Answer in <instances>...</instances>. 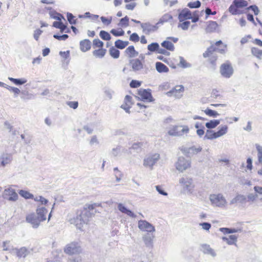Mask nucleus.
Wrapping results in <instances>:
<instances>
[{"label": "nucleus", "mask_w": 262, "mask_h": 262, "mask_svg": "<svg viewBox=\"0 0 262 262\" xmlns=\"http://www.w3.org/2000/svg\"><path fill=\"white\" fill-rule=\"evenodd\" d=\"M67 104L70 107L73 109H76L78 106V102L77 101H70Z\"/></svg>", "instance_id": "e2e57ef3"}, {"label": "nucleus", "mask_w": 262, "mask_h": 262, "mask_svg": "<svg viewBox=\"0 0 262 262\" xmlns=\"http://www.w3.org/2000/svg\"><path fill=\"white\" fill-rule=\"evenodd\" d=\"M20 93H21L20 98L23 100H29L33 97V95L27 91H20Z\"/></svg>", "instance_id": "4c0bfd02"}, {"label": "nucleus", "mask_w": 262, "mask_h": 262, "mask_svg": "<svg viewBox=\"0 0 262 262\" xmlns=\"http://www.w3.org/2000/svg\"><path fill=\"white\" fill-rule=\"evenodd\" d=\"M227 45L221 40L217 41L207 49L206 51L203 53V56L205 58L210 57L215 51L224 54L227 50Z\"/></svg>", "instance_id": "7ed1b4c3"}, {"label": "nucleus", "mask_w": 262, "mask_h": 262, "mask_svg": "<svg viewBox=\"0 0 262 262\" xmlns=\"http://www.w3.org/2000/svg\"><path fill=\"white\" fill-rule=\"evenodd\" d=\"M218 27L217 23L215 21H209L207 23L206 30L208 32H212L215 31Z\"/></svg>", "instance_id": "c756f323"}, {"label": "nucleus", "mask_w": 262, "mask_h": 262, "mask_svg": "<svg viewBox=\"0 0 262 262\" xmlns=\"http://www.w3.org/2000/svg\"><path fill=\"white\" fill-rule=\"evenodd\" d=\"M118 209L122 213H124L125 214H126L128 216L132 217H135L136 215L135 214L132 212L130 210L127 209L122 204H119L118 205Z\"/></svg>", "instance_id": "7c9ffc66"}, {"label": "nucleus", "mask_w": 262, "mask_h": 262, "mask_svg": "<svg viewBox=\"0 0 262 262\" xmlns=\"http://www.w3.org/2000/svg\"><path fill=\"white\" fill-rule=\"evenodd\" d=\"M251 52L252 54L255 57L260 58L262 56V50L257 48H252L251 49Z\"/></svg>", "instance_id": "a18cd8bd"}, {"label": "nucleus", "mask_w": 262, "mask_h": 262, "mask_svg": "<svg viewBox=\"0 0 262 262\" xmlns=\"http://www.w3.org/2000/svg\"><path fill=\"white\" fill-rule=\"evenodd\" d=\"M67 252L70 254H78L82 252V249L78 243H70L67 247Z\"/></svg>", "instance_id": "dca6fc26"}, {"label": "nucleus", "mask_w": 262, "mask_h": 262, "mask_svg": "<svg viewBox=\"0 0 262 262\" xmlns=\"http://www.w3.org/2000/svg\"><path fill=\"white\" fill-rule=\"evenodd\" d=\"M160 159V155L158 154H154L148 155L144 160V165L151 168L157 163Z\"/></svg>", "instance_id": "4468645a"}, {"label": "nucleus", "mask_w": 262, "mask_h": 262, "mask_svg": "<svg viewBox=\"0 0 262 262\" xmlns=\"http://www.w3.org/2000/svg\"><path fill=\"white\" fill-rule=\"evenodd\" d=\"M180 182L188 189H189V188H194V185L192 184V179L182 178L181 179Z\"/></svg>", "instance_id": "473e14b6"}, {"label": "nucleus", "mask_w": 262, "mask_h": 262, "mask_svg": "<svg viewBox=\"0 0 262 262\" xmlns=\"http://www.w3.org/2000/svg\"><path fill=\"white\" fill-rule=\"evenodd\" d=\"M110 54L112 57L114 58H117L119 57L120 52L119 51L114 47H112L110 49Z\"/></svg>", "instance_id": "37998d69"}, {"label": "nucleus", "mask_w": 262, "mask_h": 262, "mask_svg": "<svg viewBox=\"0 0 262 262\" xmlns=\"http://www.w3.org/2000/svg\"><path fill=\"white\" fill-rule=\"evenodd\" d=\"M172 16L170 14L166 13L162 16L160 19V21L162 23L167 22L172 19Z\"/></svg>", "instance_id": "8fccbe9b"}, {"label": "nucleus", "mask_w": 262, "mask_h": 262, "mask_svg": "<svg viewBox=\"0 0 262 262\" xmlns=\"http://www.w3.org/2000/svg\"><path fill=\"white\" fill-rule=\"evenodd\" d=\"M3 197L9 201L15 202L17 200L18 196L15 190L12 186H9L5 189L3 193Z\"/></svg>", "instance_id": "1a4fd4ad"}, {"label": "nucleus", "mask_w": 262, "mask_h": 262, "mask_svg": "<svg viewBox=\"0 0 262 262\" xmlns=\"http://www.w3.org/2000/svg\"><path fill=\"white\" fill-rule=\"evenodd\" d=\"M91 47V41L89 39H84L80 42V48L83 52L89 50Z\"/></svg>", "instance_id": "cd10ccee"}, {"label": "nucleus", "mask_w": 262, "mask_h": 262, "mask_svg": "<svg viewBox=\"0 0 262 262\" xmlns=\"http://www.w3.org/2000/svg\"><path fill=\"white\" fill-rule=\"evenodd\" d=\"M147 49L148 51L150 52H155L157 51L158 53L164 54V55H169V54L166 51L165 49H160L159 45L157 42H153L148 45Z\"/></svg>", "instance_id": "412c9836"}, {"label": "nucleus", "mask_w": 262, "mask_h": 262, "mask_svg": "<svg viewBox=\"0 0 262 262\" xmlns=\"http://www.w3.org/2000/svg\"><path fill=\"white\" fill-rule=\"evenodd\" d=\"M228 127L227 125H224L220 127L219 130L214 132L212 130H208L205 137L209 140H213L225 135L228 131Z\"/></svg>", "instance_id": "423d86ee"}, {"label": "nucleus", "mask_w": 262, "mask_h": 262, "mask_svg": "<svg viewBox=\"0 0 262 262\" xmlns=\"http://www.w3.org/2000/svg\"><path fill=\"white\" fill-rule=\"evenodd\" d=\"M132 97L129 95L125 97L124 103L121 105V107L126 111H128L133 104Z\"/></svg>", "instance_id": "b1692460"}, {"label": "nucleus", "mask_w": 262, "mask_h": 262, "mask_svg": "<svg viewBox=\"0 0 262 262\" xmlns=\"http://www.w3.org/2000/svg\"><path fill=\"white\" fill-rule=\"evenodd\" d=\"M104 45L103 42L99 39H95L93 41V46L94 48H102Z\"/></svg>", "instance_id": "de8ad7c7"}, {"label": "nucleus", "mask_w": 262, "mask_h": 262, "mask_svg": "<svg viewBox=\"0 0 262 262\" xmlns=\"http://www.w3.org/2000/svg\"><path fill=\"white\" fill-rule=\"evenodd\" d=\"M247 168L249 170H251L252 169V162L251 158H249L247 159Z\"/></svg>", "instance_id": "774afa93"}, {"label": "nucleus", "mask_w": 262, "mask_h": 262, "mask_svg": "<svg viewBox=\"0 0 262 262\" xmlns=\"http://www.w3.org/2000/svg\"><path fill=\"white\" fill-rule=\"evenodd\" d=\"M184 92V88L182 85H177L171 90L165 93L168 97H174L180 98L183 95Z\"/></svg>", "instance_id": "ddd939ff"}, {"label": "nucleus", "mask_w": 262, "mask_h": 262, "mask_svg": "<svg viewBox=\"0 0 262 262\" xmlns=\"http://www.w3.org/2000/svg\"><path fill=\"white\" fill-rule=\"evenodd\" d=\"M248 9H250L253 11L255 15H257L259 12V10L256 6H250L248 8Z\"/></svg>", "instance_id": "69168bd1"}, {"label": "nucleus", "mask_w": 262, "mask_h": 262, "mask_svg": "<svg viewBox=\"0 0 262 262\" xmlns=\"http://www.w3.org/2000/svg\"><path fill=\"white\" fill-rule=\"evenodd\" d=\"M19 194L23 198L25 199H31L33 198V195L30 193L29 192L21 190L19 191Z\"/></svg>", "instance_id": "09e8293b"}, {"label": "nucleus", "mask_w": 262, "mask_h": 262, "mask_svg": "<svg viewBox=\"0 0 262 262\" xmlns=\"http://www.w3.org/2000/svg\"><path fill=\"white\" fill-rule=\"evenodd\" d=\"M67 16L68 21L71 24H75L76 22V19H75V17L70 13H67Z\"/></svg>", "instance_id": "bf43d9fd"}, {"label": "nucleus", "mask_w": 262, "mask_h": 262, "mask_svg": "<svg viewBox=\"0 0 262 262\" xmlns=\"http://www.w3.org/2000/svg\"><path fill=\"white\" fill-rule=\"evenodd\" d=\"M178 41V38L177 37H168L166 38V40L161 43V46L164 48L163 49H165L166 51L168 50L172 52L175 49L174 43L177 42Z\"/></svg>", "instance_id": "9b49d317"}, {"label": "nucleus", "mask_w": 262, "mask_h": 262, "mask_svg": "<svg viewBox=\"0 0 262 262\" xmlns=\"http://www.w3.org/2000/svg\"><path fill=\"white\" fill-rule=\"evenodd\" d=\"M129 64L134 71L136 72L143 70L145 67V56L143 55H141L140 58L130 60Z\"/></svg>", "instance_id": "6e6552de"}, {"label": "nucleus", "mask_w": 262, "mask_h": 262, "mask_svg": "<svg viewBox=\"0 0 262 262\" xmlns=\"http://www.w3.org/2000/svg\"><path fill=\"white\" fill-rule=\"evenodd\" d=\"M141 82L136 80H132L130 82L129 85L132 88H137L140 86Z\"/></svg>", "instance_id": "13d9d810"}, {"label": "nucleus", "mask_w": 262, "mask_h": 262, "mask_svg": "<svg viewBox=\"0 0 262 262\" xmlns=\"http://www.w3.org/2000/svg\"><path fill=\"white\" fill-rule=\"evenodd\" d=\"M106 53V50L103 48L95 50L93 53L94 56L97 57L102 58L103 57Z\"/></svg>", "instance_id": "c9c22d12"}, {"label": "nucleus", "mask_w": 262, "mask_h": 262, "mask_svg": "<svg viewBox=\"0 0 262 262\" xmlns=\"http://www.w3.org/2000/svg\"><path fill=\"white\" fill-rule=\"evenodd\" d=\"M120 25L123 27H127L129 25V18L126 16L121 18L120 21Z\"/></svg>", "instance_id": "6e6d98bb"}, {"label": "nucleus", "mask_w": 262, "mask_h": 262, "mask_svg": "<svg viewBox=\"0 0 262 262\" xmlns=\"http://www.w3.org/2000/svg\"><path fill=\"white\" fill-rule=\"evenodd\" d=\"M220 72L223 77L226 78L231 77L233 74L234 70L230 61L227 60L222 63L220 68Z\"/></svg>", "instance_id": "0eeeda50"}, {"label": "nucleus", "mask_w": 262, "mask_h": 262, "mask_svg": "<svg viewBox=\"0 0 262 262\" xmlns=\"http://www.w3.org/2000/svg\"><path fill=\"white\" fill-rule=\"evenodd\" d=\"M99 36L101 38L104 40H110L111 39V36L110 34L106 31L102 30L99 33Z\"/></svg>", "instance_id": "a19ab883"}, {"label": "nucleus", "mask_w": 262, "mask_h": 262, "mask_svg": "<svg viewBox=\"0 0 262 262\" xmlns=\"http://www.w3.org/2000/svg\"><path fill=\"white\" fill-rule=\"evenodd\" d=\"M47 210L45 207L38 208L36 209V215L41 219V221H43L46 220V215L47 213Z\"/></svg>", "instance_id": "a878e982"}, {"label": "nucleus", "mask_w": 262, "mask_h": 262, "mask_svg": "<svg viewBox=\"0 0 262 262\" xmlns=\"http://www.w3.org/2000/svg\"><path fill=\"white\" fill-rule=\"evenodd\" d=\"M201 124L200 123L197 122L195 124V127L197 128L196 133L197 134L200 136H202L204 134V127L203 128H199V127L201 126Z\"/></svg>", "instance_id": "603ef678"}, {"label": "nucleus", "mask_w": 262, "mask_h": 262, "mask_svg": "<svg viewBox=\"0 0 262 262\" xmlns=\"http://www.w3.org/2000/svg\"><path fill=\"white\" fill-rule=\"evenodd\" d=\"M201 6V3L199 1H196L193 2H190L188 4V6L191 8H196L200 7Z\"/></svg>", "instance_id": "4d7b16f0"}, {"label": "nucleus", "mask_w": 262, "mask_h": 262, "mask_svg": "<svg viewBox=\"0 0 262 262\" xmlns=\"http://www.w3.org/2000/svg\"><path fill=\"white\" fill-rule=\"evenodd\" d=\"M222 239L226 242L228 245H236L237 239V236L235 235H230L228 237H223Z\"/></svg>", "instance_id": "c85d7f7f"}, {"label": "nucleus", "mask_w": 262, "mask_h": 262, "mask_svg": "<svg viewBox=\"0 0 262 262\" xmlns=\"http://www.w3.org/2000/svg\"><path fill=\"white\" fill-rule=\"evenodd\" d=\"M42 33V31L40 29H37L34 31V38L36 40H38L40 35Z\"/></svg>", "instance_id": "680f3d73"}, {"label": "nucleus", "mask_w": 262, "mask_h": 262, "mask_svg": "<svg viewBox=\"0 0 262 262\" xmlns=\"http://www.w3.org/2000/svg\"><path fill=\"white\" fill-rule=\"evenodd\" d=\"M220 230L224 234L235 233L237 230L235 228H222Z\"/></svg>", "instance_id": "3c124183"}, {"label": "nucleus", "mask_w": 262, "mask_h": 262, "mask_svg": "<svg viewBox=\"0 0 262 262\" xmlns=\"http://www.w3.org/2000/svg\"><path fill=\"white\" fill-rule=\"evenodd\" d=\"M13 158L12 155L8 153H3L0 156V167H5L10 164Z\"/></svg>", "instance_id": "a211bd4d"}, {"label": "nucleus", "mask_w": 262, "mask_h": 262, "mask_svg": "<svg viewBox=\"0 0 262 262\" xmlns=\"http://www.w3.org/2000/svg\"><path fill=\"white\" fill-rule=\"evenodd\" d=\"M103 24L105 26H108L110 25L112 21V18L111 17L106 18L104 16H101L100 18Z\"/></svg>", "instance_id": "5fc2aeb1"}, {"label": "nucleus", "mask_w": 262, "mask_h": 262, "mask_svg": "<svg viewBox=\"0 0 262 262\" xmlns=\"http://www.w3.org/2000/svg\"><path fill=\"white\" fill-rule=\"evenodd\" d=\"M5 88L7 89L10 92H13L15 97H17V95L20 93V90L17 88L11 86L7 84L5 85Z\"/></svg>", "instance_id": "ea45409f"}, {"label": "nucleus", "mask_w": 262, "mask_h": 262, "mask_svg": "<svg viewBox=\"0 0 262 262\" xmlns=\"http://www.w3.org/2000/svg\"><path fill=\"white\" fill-rule=\"evenodd\" d=\"M189 128L186 125H174L168 131L169 135L172 136H181L189 133Z\"/></svg>", "instance_id": "39448f33"}, {"label": "nucleus", "mask_w": 262, "mask_h": 262, "mask_svg": "<svg viewBox=\"0 0 262 262\" xmlns=\"http://www.w3.org/2000/svg\"><path fill=\"white\" fill-rule=\"evenodd\" d=\"M141 27L142 28L143 32L147 35L156 31L158 29L156 26L151 25L149 23L141 24Z\"/></svg>", "instance_id": "4be33fe9"}, {"label": "nucleus", "mask_w": 262, "mask_h": 262, "mask_svg": "<svg viewBox=\"0 0 262 262\" xmlns=\"http://www.w3.org/2000/svg\"><path fill=\"white\" fill-rule=\"evenodd\" d=\"M129 40L133 42H137L140 40V37L137 33H133L130 35Z\"/></svg>", "instance_id": "864d4df0"}, {"label": "nucleus", "mask_w": 262, "mask_h": 262, "mask_svg": "<svg viewBox=\"0 0 262 262\" xmlns=\"http://www.w3.org/2000/svg\"><path fill=\"white\" fill-rule=\"evenodd\" d=\"M216 60H217V56H212L209 59V63L214 67H215L216 66Z\"/></svg>", "instance_id": "0e129e2a"}, {"label": "nucleus", "mask_w": 262, "mask_h": 262, "mask_svg": "<svg viewBox=\"0 0 262 262\" xmlns=\"http://www.w3.org/2000/svg\"><path fill=\"white\" fill-rule=\"evenodd\" d=\"M111 33L116 37L122 36L124 35V31L121 28L113 29L110 31Z\"/></svg>", "instance_id": "58836bf2"}, {"label": "nucleus", "mask_w": 262, "mask_h": 262, "mask_svg": "<svg viewBox=\"0 0 262 262\" xmlns=\"http://www.w3.org/2000/svg\"><path fill=\"white\" fill-rule=\"evenodd\" d=\"M200 225L206 230H209L211 228V224L208 223H203L200 224Z\"/></svg>", "instance_id": "338daca9"}, {"label": "nucleus", "mask_w": 262, "mask_h": 262, "mask_svg": "<svg viewBox=\"0 0 262 262\" xmlns=\"http://www.w3.org/2000/svg\"><path fill=\"white\" fill-rule=\"evenodd\" d=\"M26 221L31 224L32 227L34 228H38L40 222H42L41 221V219L34 213H31L27 215Z\"/></svg>", "instance_id": "2eb2a0df"}, {"label": "nucleus", "mask_w": 262, "mask_h": 262, "mask_svg": "<svg viewBox=\"0 0 262 262\" xmlns=\"http://www.w3.org/2000/svg\"><path fill=\"white\" fill-rule=\"evenodd\" d=\"M211 204L216 207H222L226 204V201L221 194H213L210 196Z\"/></svg>", "instance_id": "9d476101"}, {"label": "nucleus", "mask_w": 262, "mask_h": 262, "mask_svg": "<svg viewBox=\"0 0 262 262\" xmlns=\"http://www.w3.org/2000/svg\"><path fill=\"white\" fill-rule=\"evenodd\" d=\"M13 251L15 252L17 256L19 258L25 257L30 253L29 250L25 247H23L19 249L15 248L13 249Z\"/></svg>", "instance_id": "5701e85b"}, {"label": "nucleus", "mask_w": 262, "mask_h": 262, "mask_svg": "<svg viewBox=\"0 0 262 262\" xmlns=\"http://www.w3.org/2000/svg\"><path fill=\"white\" fill-rule=\"evenodd\" d=\"M137 95L139 98L142 101L146 102L154 101L150 90L140 89L138 91Z\"/></svg>", "instance_id": "f8f14e48"}, {"label": "nucleus", "mask_w": 262, "mask_h": 262, "mask_svg": "<svg viewBox=\"0 0 262 262\" xmlns=\"http://www.w3.org/2000/svg\"><path fill=\"white\" fill-rule=\"evenodd\" d=\"M248 2L245 0H234L228 8L232 15H240L245 13L247 9Z\"/></svg>", "instance_id": "f03ea898"}, {"label": "nucleus", "mask_w": 262, "mask_h": 262, "mask_svg": "<svg viewBox=\"0 0 262 262\" xmlns=\"http://www.w3.org/2000/svg\"><path fill=\"white\" fill-rule=\"evenodd\" d=\"M63 254L61 249H56L52 251V257L47 262H61Z\"/></svg>", "instance_id": "f3484780"}, {"label": "nucleus", "mask_w": 262, "mask_h": 262, "mask_svg": "<svg viewBox=\"0 0 262 262\" xmlns=\"http://www.w3.org/2000/svg\"><path fill=\"white\" fill-rule=\"evenodd\" d=\"M204 112L206 115L209 117H216L219 115V113L217 112L212 110L208 108L205 110L204 111Z\"/></svg>", "instance_id": "79ce46f5"}, {"label": "nucleus", "mask_w": 262, "mask_h": 262, "mask_svg": "<svg viewBox=\"0 0 262 262\" xmlns=\"http://www.w3.org/2000/svg\"><path fill=\"white\" fill-rule=\"evenodd\" d=\"M201 251L204 254H210L213 256H215L216 255L214 251L210 247L209 245L207 244L202 245Z\"/></svg>", "instance_id": "bb28decb"}, {"label": "nucleus", "mask_w": 262, "mask_h": 262, "mask_svg": "<svg viewBox=\"0 0 262 262\" xmlns=\"http://www.w3.org/2000/svg\"><path fill=\"white\" fill-rule=\"evenodd\" d=\"M8 79L11 82H12L14 84L17 85L24 84L27 82V80L25 78L20 79H16L9 77Z\"/></svg>", "instance_id": "72a5a7b5"}, {"label": "nucleus", "mask_w": 262, "mask_h": 262, "mask_svg": "<svg viewBox=\"0 0 262 262\" xmlns=\"http://www.w3.org/2000/svg\"><path fill=\"white\" fill-rule=\"evenodd\" d=\"M221 97V94L219 90L217 89H213L211 94L210 98L211 100L217 99Z\"/></svg>", "instance_id": "49530a36"}, {"label": "nucleus", "mask_w": 262, "mask_h": 262, "mask_svg": "<svg viewBox=\"0 0 262 262\" xmlns=\"http://www.w3.org/2000/svg\"><path fill=\"white\" fill-rule=\"evenodd\" d=\"M220 123L219 120H210L206 123L205 125L207 128L209 129L214 128Z\"/></svg>", "instance_id": "e433bc0d"}, {"label": "nucleus", "mask_w": 262, "mask_h": 262, "mask_svg": "<svg viewBox=\"0 0 262 262\" xmlns=\"http://www.w3.org/2000/svg\"><path fill=\"white\" fill-rule=\"evenodd\" d=\"M34 200L37 202H40L41 204H45V205L48 202V201L46 199L44 198L43 197H42L41 196H36L34 199Z\"/></svg>", "instance_id": "052dcab7"}, {"label": "nucleus", "mask_w": 262, "mask_h": 262, "mask_svg": "<svg viewBox=\"0 0 262 262\" xmlns=\"http://www.w3.org/2000/svg\"><path fill=\"white\" fill-rule=\"evenodd\" d=\"M124 53L129 58H133L138 55V52L135 50L133 46L128 47L125 50Z\"/></svg>", "instance_id": "393cba45"}, {"label": "nucleus", "mask_w": 262, "mask_h": 262, "mask_svg": "<svg viewBox=\"0 0 262 262\" xmlns=\"http://www.w3.org/2000/svg\"><path fill=\"white\" fill-rule=\"evenodd\" d=\"M3 247L4 251H10L11 252L14 249L11 245L10 241H4L3 243Z\"/></svg>", "instance_id": "c03bdc74"}, {"label": "nucleus", "mask_w": 262, "mask_h": 262, "mask_svg": "<svg viewBox=\"0 0 262 262\" xmlns=\"http://www.w3.org/2000/svg\"><path fill=\"white\" fill-rule=\"evenodd\" d=\"M139 228L144 231L153 232L155 231L154 227L146 221H140L138 222Z\"/></svg>", "instance_id": "aec40b11"}, {"label": "nucleus", "mask_w": 262, "mask_h": 262, "mask_svg": "<svg viewBox=\"0 0 262 262\" xmlns=\"http://www.w3.org/2000/svg\"><path fill=\"white\" fill-rule=\"evenodd\" d=\"M178 19L179 23L178 27L181 28L183 30H186L190 26V23L189 20L192 17V13L191 11L187 8L179 10Z\"/></svg>", "instance_id": "f257e3e1"}, {"label": "nucleus", "mask_w": 262, "mask_h": 262, "mask_svg": "<svg viewBox=\"0 0 262 262\" xmlns=\"http://www.w3.org/2000/svg\"><path fill=\"white\" fill-rule=\"evenodd\" d=\"M128 43L129 42L127 41L118 39L115 42V46L118 49H123L127 47Z\"/></svg>", "instance_id": "f704fd0d"}, {"label": "nucleus", "mask_w": 262, "mask_h": 262, "mask_svg": "<svg viewBox=\"0 0 262 262\" xmlns=\"http://www.w3.org/2000/svg\"><path fill=\"white\" fill-rule=\"evenodd\" d=\"M190 166V162L184 158H179L176 164L177 169L182 172Z\"/></svg>", "instance_id": "6ab92c4d"}, {"label": "nucleus", "mask_w": 262, "mask_h": 262, "mask_svg": "<svg viewBox=\"0 0 262 262\" xmlns=\"http://www.w3.org/2000/svg\"><path fill=\"white\" fill-rule=\"evenodd\" d=\"M156 68L159 73H167L169 71V69L167 66L161 62H156Z\"/></svg>", "instance_id": "2f4dec72"}, {"label": "nucleus", "mask_w": 262, "mask_h": 262, "mask_svg": "<svg viewBox=\"0 0 262 262\" xmlns=\"http://www.w3.org/2000/svg\"><path fill=\"white\" fill-rule=\"evenodd\" d=\"M46 9L49 11L50 18L58 20L54 21L53 26L56 28L60 29V31L62 32L66 29V25L61 21L62 19H64L63 16L50 7H46Z\"/></svg>", "instance_id": "20e7f679"}]
</instances>
